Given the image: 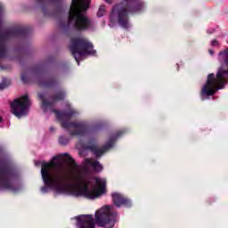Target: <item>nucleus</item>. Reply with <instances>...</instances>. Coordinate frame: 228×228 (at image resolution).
<instances>
[{
    "instance_id": "14",
    "label": "nucleus",
    "mask_w": 228,
    "mask_h": 228,
    "mask_svg": "<svg viewBox=\"0 0 228 228\" xmlns=\"http://www.w3.org/2000/svg\"><path fill=\"white\" fill-rule=\"evenodd\" d=\"M70 142V139L65 135H61L59 137V143L60 145H67Z\"/></svg>"
},
{
    "instance_id": "6",
    "label": "nucleus",
    "mask_w": 228,
    "mask_h": 228,
    "mask_svg": "<svg viewBox=\"0 0 228 228\" xmlns=\"http://www.w3.org/2000/svg\"><path fill=\"white\" fill-rule=\"evenodd\" d=\"M228 83V69L221 67L218 69L216 76L214 73L208 74L207 82L201 87L200 99L206 101L213 97L218 90H224Z\"/></svg>"
},
{
    "instance_id": "20",
    "label": "nucleus",
    "mask_w": 228,
    "mask_h": 228,
    "mask_svg": "<svg viewBox=\"0 0 228 228\" xmlns=\"http://www.w3.org/2000/svg\"><path fill=\"white\" fill-rule=\"evenodd\" d=\"M6 88V86L4 84H0V90H4Z\"/></svg>"
},
{
    "instance_id": "11",
    "label": "nucleus",
    "mask_w": 228,
    "mask_h": 228,
    "mask_svg": "<svg viewBox=\"0 0 228 228\" xmlns=\"http://www.w3.org/2000/svg\"><path fill=\"white\" fill-rule=\"evenodd\" d=\"M71 220H76L78 228H95V220L93 215H79L72 217Z\"/></svg>"
},
{
    "instance_id": "2",
    "label": "nucleus",
    "mask_w": 228,
    "mask_h": 228,
    "mask_svg": "<svg viewBox=\"0 0 228 228\" xmlns=\"http://www.w3.org/2000/svg\"><path fill=\"white\" fill-rule=\"evenodd\" d=\"M31 10L41 9L44 17L57 19L59 31L69 35L70 31L83 33L95 31V23L86 15L91 0H71L65 13L64 0H32Z\"/></svg>"
},
{
    "instance_id": "18",
    "label": "nucleus",
    "mask_w": 228,
    "mask_h": 228,
    "mask_svg": "<svg viewBox=\"0 0 228 228\" xmlns=\"http://www.w3.org/2000/svg\"><path fill=\"white\" fill-rule=\"evenodd\" d=\"M215 31H216V28H215L207 29L208 35H213V33H215Z\"/></svg>"
},
{
    "instance_id": "24",
    "label": "nucleus",
    "mask_w": 228,
    "mask_h": 228,
    "mask_svg": "<svg viewBox=\"0 0 228 228\" xmlns=\"http://www.w3.org/2000/svg\"><path fill=\"white\" fill-rule=\"evenodd\" d=\"M59 70H63V66L59 67Z\"/></svg>"
},
{
    "instance_id": "12",
    "label": "nucleus",
    "mask_w": 228,
    "mask_h": 228,
    "mask_svg": "<svg viewBox=\"0 0 228 228\" xmlns=\"http://www.w3.org/2000/svg\"><path fill=\"white\" fill-rule=\"evenodd\" d=\"M111 197L112 202L116 208H122V206H124V208H131L133 206L131 200L122 193L113 192Z\"/></svg>"
},
{
    "instance_id": "13",
    "label": "nucleus",
    "mask_w": 228,
    "mask_h": 228,
    "mask_svg": "<svg viewBox=\"0 0 228 228\" xmlns=\"http://www.w3.org/2000/svg\"><path fill=\"white\" fill-rule=\"evenodd\" d=\"M58 78H56V75H51L49 77H40L38 78V85L43 88H54V86H58L59 85Z\"/></svg>"
},
{
    "instance_id": "15",
    "label": "nucleus",
    "mask_w": 228,
    "mask_h": 228,
    "mask_svg": "<svg viewBox=\"0 0 228 228\" xmlns=\"http://www.w3.org/2000/svg\"><path fill=\"white\" fill-rule=\"evenodd\" d=\"M106 13V6L105 5H101L98 9L97 12V17H104V14Z\"/></svg>"
},
{
    "instance_id": "10",
    "label": "nucleus",
    "mask_w": 228,
    "mask_h": 228,
    "mask_svg": "<svg viewBox=\"0 0 228 228\" xmlns=\"http://www.w3.org/2000/svg\"><path fill=\"white\" fill-rule=\"evenodd\" d=\"M29 108H31V99L28 94L14 100L11 103V111L17 118L26 117L29 113Z\"/></svg>"
},
{
    "instance_id": "23",
    "label": "nucleus",
    "mask_w": 228,
    "mask_h": 228,
    "mask_svg": "<svg viewBox=\"0 0 228 228\" xmlns=\"http://www.w3.org/2000/svg\"><path fill=\"white\" fill-rule=\"evenodd\" d=\"M0 127H3V118L0 117Z\"/></svg>"
},
{
    "instance_id": "5",
    "label": "nucleus",
    "mask_w": 228,
    "mask_h": 228,
    "mask_svg": "<svg viewBox=\"0 0 228 228\" xmlns=\"http://www.w3.org/2000/svg\"><path fill=\"white\" fill-rule=\"evenodd\" d=\"M20 190H22L20 169L6 158L0 157V191H8L17 193Z\"/></svg>"
},
{
    "instance_id": "4",
    "label": "nucleus",
    "mask_w": 228,
    "mask_h": 228,
    "mask_svg": "<svg viewBox=\"0 0 228 228\" xmlns=\"http://www.w3.org/2000/svg\"><path fill=\"white\" fill-rule=\"evenodd\" d=\"M143 10H145L143 0H122L112 8L109 26L113 28L115 24H118L123 29H131L133 24L129 19V13H140Z\"/></svg>"
},
{
    "instance_id": "19",
    "label": "nucleus",
    "mask_w": 228,
    "mask_h": 228,
    "mask_svg": "<svg viewBox=\"0 0 228 228\" xmlns=\"http://www.w3.org/2000/svg\"><path fill=\"white\" fill-rule=\"evenodd\" d=\"M50 133H56V128H54V126H50Z\"/></svg>"
},
{
    "instance_id": "3",
    "label": "nucleus",
    "mask_w": 228,
    "mask_h": 228,
    "mask_svg": "<svg viewBox=\"0 0 228 228\" xmlns=\"http://www.w3.org/2000/svg\"><path fill=\"white\" fill-rule=\"evenodd\" d=\"M67 95L65 89H56L54 94L51 96L45 92L38 94L40 100H42L41 108L45 113H54L56 118L61 121V126L69 136H90L95 128L90 127V123L87 120H77L70 121V118L79 116V111L70 103H66L64 110H58L54 109V104L58 101H63Z\"/></svg>"
},
{
    "instance_id": "1",
    "label": "nucleus",
    "mask_w": 228,
    "mask_h": 228,
    "mask_svg": "<svg viewBox=\"0 0 228 228\" xmlns=\"http://www.w3.org/2000/svg\"><path fill=\"white\" fill-rule=\"evenodd\" d=\"M36 167L41 166V177L44 186L39 191L46 195L55 191L59 195L84 197L89 200L99 199L106 192V179L94 178L90 172H102V164L94 159H85L81 165L69 153L54 156L50 162L36 161Z\"/></svg>"
},
{
    "instance_id": "17",
    "label": "nucleus",
    "mask_w": 228,
    "mask_h": 228,
    "mask_svg": "<svg viewBox=\"0 0 228 228\" xmlns=\"http://www.w3.org/2000/svg\"><path fill=\"white\" fill-rule=\"evenodd\" d=\"M21 81L28 83V75L26 73L21 74Z\"/></svg>"
},
{
    "instance_id": "25",
    "label": "nucleus",
    "mask_w": 228,
    "mask_h": 228,
    "mask_svg": "<svg viewBox=\"0 0 228 228\" xmlns=\"http://www.w3.org/2000/svg\"><path fill=\"white\" fill-rule=\"evenodd\" d=\"M38 70H42V68H39Z\"/></svg>"
},
{
    "instance_id": "7",
    "label": "nucleus",
    "mask_w": 228,
    "mask_h": 228,
    "mask_svg": "<svg viewBox=\"0 0 228 228\" xmlns=\"http://www.w3.org/2000/svg\"><path fill=\"white\" fill-rule=\"evenodd\" d=\"M126 133H127V130L126 129H121L115 132L109 137L106 143L102 147H99L97 145V141L95 139H90L88 143L83 144L82 147L84 151H90L96 159H101L105 152L111 151V149L115 147L117 140H118V138H122Z\"/></svg>"
},
{
    "instance_id": "9",
    "label": "nucleus",
    "mask_w": 228,
    "mask_h": 228,
    "mask_svg": "<svg viewBox=\"0 0 228 228\" xmlns=\"http://www.w3.org/2000/svg\"><path fill=\"white\" fill-rule=\"evenodd\" d=\"M118 222V212L115 209L113 205H106L102 207L95 212V224L99 227H114L115 224Z\"/></svg>"
},
{
    "instance_id": "8",
    "label": "nucleus",
    "mask_w": 228,
    "mask_h": 228,
    "mask_svg": "<svg viewBox=\"0 0 228 228\" xmlns=\"http://www.w3.org/2000/svg\"><path fill=\"white\" fill-rule=\"evenodd\" d=\"M69 51L75 58L77 65L86 56H95L97 51L94 50V44L85 37L72 38L69 45Z\"/></svg>"
},
{
    "instance_id": "21",
    "label": "nucleus",
    "mask_w": 228,
    "mask_h": 228,
    "mask_svg": "<svg viewBox=\"0 0 228 228\" xmlns=\"http://www.w3.org/2000/svg\"><path fill=\"white\" fill-rule=\"evenodd\" d=\"M208 53H209L210 56H213L215 54V52L211 49L208 50Z\"/></svg>"
},
{
    "instance_id": "22",
    "label": "nucleus",
    "mask_w": 228,
    "mask_h": 228,
    "mask_svg": "<svg viewBox=\"0 0 228 228\" xmlns=\"http://www.w3.org/2000/svg\"><path fill=\"white\" fill-rule=\"evenodd\" d=\"M105 3H108V4H111V3H113V0H104Z\"/></svg>"
},
{
    "instance_id": "16",
    "label": "nucleus",
    "mask_w": 228,
    "mask_h": 228,
    "mask_svg": "<svg viewBox=\"0 0 228 228\" xmlns=\"http://www.w3.org/2000/svg\"><path fill=\"white\" fill-rule=\"evenodd\" d=\"M210 45H212V47H220V42L216 39H214L211 41Z\"/></svg>"
}]
</instances>
